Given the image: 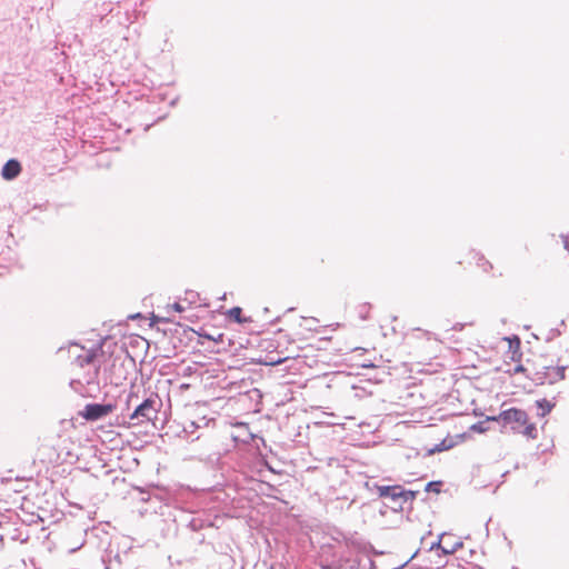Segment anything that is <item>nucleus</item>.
Segmentation results:
<instances>
[{"instance_id": "obj_1", "label": "nucleus", "mask_w": 569, "mask_h": 569, "mask_svg": "<svg viewBox=\"0 0 569 569\" xmlns=\"http://www.w3.org/2000/svg\"><path fill=\"white\" fill-rule=\"evenodd\" d=\"M68 352L72 360L71 365L73 366V370H82V372L78 373L77 378L71 380V387L76 389V385H87L89 387L98 388V376L100 370L98 356L99 353H102L101 346L84 348L78 343H72L69 347Z\"/></svg>"}, {"instance_id": "obj_2", "label": "nucleus", "mask_w": 569, "mask_h": 569, "mask_svg": "<svg viewBox=\"0 0 569 569\" xmlns=\"http://www.w3.org/2000/svg\"><path fill=\"white\" fill-rule=\"evenodd\" d=\"M127 410L133 406V410L128 413L122 412V419L129 426H140L146 422H152L158 418L162 407V401L157 393H151L148 398L139 402V396L130 391L126 400Z\"/></svg>"}, {"instance_id": "obj_3", "label": "nucleus", "mask_w": 569, "mask_h": 569, "mask_svg": "<svg viewBox=\"0 0 569 569\" xmlns=\"http://www.w3.org/2000/svg\"><path fill=\"white\" fill-rule=\"evenodd\" d=\"M136 361L124 349H119L110 355L109 362L104 366L106 381L110 385L120 386L128 379L134 368Z\"/></svg>"}, {"instance_id": "obj_4", "label": "nucleus", "mask_w": 569, "mask_h": 569, "mask_svg": "<svg viewBox=\"0 0 569 569\" xmlns=\"http://www.w3.org/2000/svg\"><path fill=\"white\" fill-rule=\"evenodd\" d=\"M492 420L501 423L502 428H510L512 432L522 433L528 438H537V429L533 423H528V415L525 410L510 408L492 416Z\"/></svg>"}, {"instance_id": "obj_5", "label": "nucleus", "mask_w": 569, "mask_h": 569, "mask_svg": "<svg viewBox=\"0 0 569 569\" xmlns=\"http://www.w3.org/2000/svg\"><path fill=\"white\" fill-rule=\"evenodd\" d=\"M377 493L381 498H389L395 502L399 503V509H402V502H407L410 500H413L417 496L416 491L412 490H406L402 486L395 485V486H376Z\"/></svg>"}, {"instance_id": "obj_6", "label": "nucleus", "mask_w": 569, "mask_h": 569, "mask_svg": "<svg viewBox=\"0 0 569 569\" xmlns=\"http://www.w3.org/2000/svg\"><path fill=\"white\" fill-rule=\"evenodd\" d=\"M116 409L112 403H90L84 407L82 416L90 421L99 420Z\"/></svg>"}, {"instance_id": "obj_7", "label": "nucleus", "mask_w": 569, "mask_h": 569, "mask_svg": "<svg viewBox=\"0 0 569 569\" xmlns=\"http://www.w3.org/2000/svg\"><path fill=\"white\" fill-rule=\"evenodd\" d=\"M566 367H543L541 371L537 372L538 380L541 385L549 383L553 385L565 379Z\"/></svg>"}, {"instance_id": "obj_8", "label": "nucleus", "mask_w": 569, "mask_h": 569, "mask_svg": "<svg viewBox=\"0 0 569 569\" xmlns=\"http://www.w3.org/2000/svg\"><path fill=\"white\" fill-rule=\"evenodd\" d=\"M21 172L20 162L16 159L8 160L1 170V176L4 180H12Z\"/></svg>"}, {"instance_id": "obj_9", "label": "nucleus", "mask_w": 569, "mask_h": 569, "mask_svg": "<svg viewBox=\"0 0 569 569\" xmlns=\"http://www.w3.org/2000/svg\"><path fill=\"white\" fill-rule=\"evenodd\" d=\"M493 421L492 417H487L485 420L478 421L470 427L471 431L482 433L489 429V422Z\"/></svg>"}, {"instance_id": "obj_10", "label": "nucleus", "mask_w": 569, "mask_h": 569, "mask_svg": "<svg viewBox=\"0 0 569 569\" xmlns=\"http://www.w3.org/2000/svg\"><path fill=\"white\" fill-rule=\"evenodd\" d=\"M537 407L539 409L538 416L545 417L552 410L553 405L546 399H541L537 401Z\"/></svg>"}, {"instance_id": "obj_11", "label": "nucleus", "mask_w": 569, "mask_h": 569, "mask_svg": "<svg viewBox=\"0 0 569 569\" xmlns=\"http://www.w3.org/2000/svg\"><path fill=\"white\" fill-rule=\"evenodd\" d=\"M371 306L370 303H361L357 307L358 316L361 320H367L369 318Z\"/></svg>"}, {"instance_id": "obj_12", "label": "nucleus", "mask_w": 569, "mask_h": 569, "mask_svg": "<svg viewBox=\"0 0 569 569\" xmlns=\"http://www.w3.org/2000/svg\"><path fill=\"white\" fill-rule=\"evenodd\" d=\"M441 482L440 481H430L426 485V491L440 492Z\"/></svg>"}, {"instance_id": "obj_13", "label": "nucleus", "mask_w": 569, "mask_h": 569, "mask_svg": "<svg viewBox=\"0 0 569 569\" xmlns=\"http://www.w3.org/2000/svg\"><path fill=\"white\" fill-rule=\"evenodd\" d=\"M240 316H241V308L233 307L229 310V317L233 318L238 322H241Z\"/></svg>"}, {"instance_id": "obj_14", "label": "nucleus", "mask_w": 569, "mask_h": 569, "mask_svg": "<svg viewBox=\"0 0 569 569\" xmlns=\"http://www.w3.org/2000/svg\"><path fill=\"white\" fill-rule=\"evenodd\" d=\"M561 335V331L557 328H552L548 331L547 336H546V340L547 341H551L553 339H556L557 337H559Z\"/></svg>"}, {"instance_id": "obj_15", "label": "nucleus", "mask_w": 569, "mask_h": 569, "mask_svg": "<svg viewBox=\"0 0 569 569\" xmlns=\"http://www.w3.org/2000/svg\"><path fill=\"white\" fill-rule=\"evenodd\" d=\"M269 360L266 362V365H269V366H278L280 363H282L286 359H282V358H273L272 356H269L268 357Z\"/></svg>"}, {"instance_id": "obj_16", "label": "nucleus", "mask_w": 569, "mask_h": 569, "mask_svg": "<svg viewBox=\"0 0 569 569\" xmlns=\"http://www.w3.org/2000/svg\"><path fill=\"white\" fill-rule=\"evenodd\" d=\"M479 261H481V262H482V263L478 262V264L482 267L483 271H488L489 269H491V268H492V266L489 263V261L485 260V258H483V257H481V258L479 259Z\"/></svg>"}, {"instance_id": "obj_17", "label": "nucleus", "mask_w": 569, "mask_h": 569, "mask_svg": "<svg viewBox=\"0 0 569 569\" xmlns=\"http://www.w3.org/2000/svg\"><path fill=\"white\" fill-rule=\"evenodd\" d=\"M433 548H441L445 553H449L450 552L449 550H446L445 548L441 547V541L440 540H438L437 542H433L431 545L430 549H433Z\"/></svg>"}, {"instance_id": "obj_18", "label": "nucleus", "mask_w": 569, "mask_h": 569, "mask_svg": "<svg viewBox=\"0 0 569 569\" xmlns=\"http://www.w3.org/2000/svg\"><path fill=\"white\" fill-rule=\"evenodd\" d=\"M187 296H188V300L189 301H194V299L198 297V293L197 292H193V291H190V292H187Z\"/></svg>"}, {"instance_id": "obj_19", "label": "nucleus", "mask_w": 569, "mask_h": 569, "mask_svg": "<svg viewBox=\"0 0 569 569\" xmlns=\"http://www.w3.org/2000/svg\"><path fill=\"white\" fill-rule=\"evenodd\" d=\"M172 308H173L176 311H178V312H182V311L184 310V309H183V307H182L179 302H174V303L172 305Z\"/></svg>"}, {"instance_id": "obj_20", "label": "nucleus", "mask_w": 569, "mask_h": 569, "mask_svg": "<svg viewBox=\"0 0 569 569\" xmlns=\"http://www.w3.org/2000/svg\"><path fill=\"white\" fill-rule=\"evenodd\" d=\"M515 371L516 372H520V371H523V366L519 365L515 368Z\"/></svg>"}, {"instance_id": "obj_21", "label": "nucleus", "mask_w": 569, "mask_h": 569, "mask_svg": "<svg viewBox=\"0 0 569 569\" xmlns=\"http://www.w3.org/2000/svg\"><path fill=\"white\" fill-rule=\"evenodd\" d=\"M515 340H516L517 346L519 347V345H520L519 339H518V338H516Z\"/></svg>"}]
</instances>
